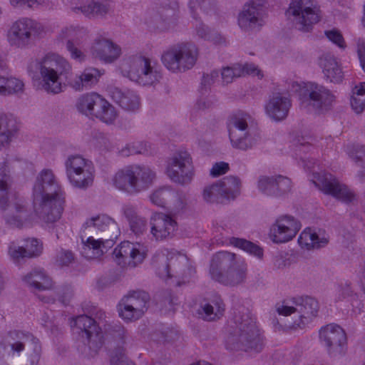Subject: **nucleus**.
Instances as JSON below:
<instances>
[{
  "label": "nucleus",
  "mask_w": 365,
  "mask_h": 365,
  "mask_svg": "<svg viewBox=\"0 0 365 365\" xmlns=\"http://www.w3.org/2000/svg\"><path fill=\"white\" fill-rule=\"evenodd\" d=\"M120 68L131 81L143 86H151L162 78L157 63L143 56L128 57L122 62Z\"/></svg>",
  "instance_id": "1a4fd4ad"
},
{
  "label": "nucleus",
  "mask_w": 365,
  "mask_h": 365,
  "mask_svg": "<svg viewBox=\"0 0 365 365\" xmlns=\"http://www.w3.org/2000/svg\"><path fill=\"white\" fill-rule=\"evenodd\" d=\"M177 226L175 220L162 212L154 213L150 218V232L156 240L173 237Z\"/></svg>",
  "instance_id": "4be33fe9"
},
{
  "label": "nucleus",
  "mask_w": 365,
  "mask_h": 365,
  "mask_svg": "<svg viewBox=\"0 0 365 365\" xmlns=\"http://www.w3.org/2000/svg\"><path fill=\"white\" fill-rule=\"evenodd\" d=\"M76 108L82 114L96 118L110 124L117 117L115 108L96 93H86L78 98Z\"/></svg>",
  "instance_id": "9b49d317"
},
{
  "label": "nucleus",
  "mask_w": 365,
  "mask_h": 365,
  "mask_svg": "<svg viewBox=\"0 0 365 365\" xmlns=\"http://www.w3.org/2000/svg\"><path fill=\"white\" fill-rule=\"evenodd\" d=\"M247 118L248 115L243 113L233 115L227 125L232 146L242 150L251 148L257 142L247 130Z\"/></svg>",
  "instance_id": "a211bd4d"
},
{
  "label": "nucleus",
  "mask_w": 365,
  "mask_h": 365,
  "mask_svg": "<svg viewBox=\"0 0 365 365\" xmlns=\"http://www.w3.org/2000/svg\"><path fill=\"white\" fill-rule=\"evenodd\" d=\"M123 215L127 219L130 230L135 235H142L147 230L146 220L138 215L136 209L130 205L123 207Z\"/></svg>",
  "instance_id": "58836bf2"
},
{
  "label": "nucleus",
  "mask_w": 365,
  "mask_h": 365,
  "mask_svg": "<svg viewBox=\"0 0 365 365\" xmlns=\"http://www.w3.org/2000/svg\"><path fill=\"white\" fill-rule=\"evenodd\" d=\"M214 98L213 96H207L205 98L201 97L197 100L196 103V108L197 110H204L205 109L210 108L214 104Z\"/></svg>",
  "instance_id": "680f3d73"
},
{
  "label": "nucleus",
  "mask_w": 365,
  "mask_h": 365,
  "mask_svg": "<svg viewBox=\"0 0 365 365\" xmlns=\"http://www.w3.org/2000/svg\"><path fill=\"white\" fill-rule=\"evenodd\" d=\"M227 349L259 352L263 347L259 330L250 310L243 306L235 308L227 327Z\"/></svg>",
  "instance_id": "7ed1b4c3"
},
{
  "label": "nucleus",
  "mask_w": 365,
  "mask_h": 365,
  "mask_svg": "<svg viewBox=\"0 0 365 365\" xmlns=\"http://www.w3.org/2000/svg\"><path fill=\"white\" fill-rule=\"evenodd\" d=\"M246 74L256 76L260 78L263 77L261 71L253 63H246L243 66L236 64L233 66L225 67L221 71L222 79L226 84L230 83L235 78Z\"/></svg>",
  "instance_id": "c756f323"
},
{
  "label": "nucleus",
  "mask_w": 365,
  "mask_h": 365,
  "mask_svg": "<svg viewBox=\"0 0 365 365\" xmlns=\"http://www.w3.org/2000/svg\"><path fill=\"white\" fill-rule=\"evenodd\" d=\"M65 38H67L66 49L70 53L72 58L83 61L85 58L84 53L77 47L74 41H78L83 35L86 34V31L83 28H76L71 26L66 28L62 31Z\"/></svg>",
  "instance_id": "72a5a7b5"
},
{
  "label": "nucleus",
  "mask_w": 365,
  "mask_h": 365,
  "mask_svg": "<svg viewBox=\"0 0 365 365\" xmlns=\"http://www.w3.org/2000/svg\"><path fill=\"white\" fill-rule=\"evenodd\" d=\"M155 178V173L149 167L134 164L118 170L113 178V183L117 189L135 195L148 190Z\"/></svg>",
  "instance_id": "423d86ee"
},
{
  "label": "nucleus",
  "mask_w": 365,
  "mask_h": 365,
  "mask_svg": "<svg viewBox=\"0 0 365 365\" xmlns=\"http://www.w3.org/2000/svg\"><path fill=\"white\" fill-rule=\"evenodd\" d=\"M212 83H214V81L212 79H210L209 76L207 74H204L201 81V93L202 95L205 94Z\"/></svg>",
  "instance_id": "69168bd1"
},
{
  "label": "nucleus",
  "mask_w": 365,
  "mask_h": 365,
  "mask_svg": "<svg viewBox=\"0 0 365 365\" xmlns=\"http://www.w3.org/2000/svg\"><path fill=\"white\" fill-rule=\"evenodd\" d=\"M291 106V100L287 94L275 93L266 103L265 111L272 120L280 121L287 117Z\"/></svg>",
  "instance_id": "a878e982"
},
{
  "label": "nucleus",
  "mask_w": 365,
  "mask_h": 365,
  "mask_svg": "<svg viewBox=\"0 0 365 365\" xmlns=\"http://www.w3.org/2000/svg\"><path fill=\"white\" fill-rule=\"evenodd\" d=\"M31 344L33 352L20 365H38L41 353L38 339L29 331L12 330L7 332L0 341V354L2 356H14L25 349Z\"/></svg>",
  "instance_id": "0eeeda50"
},
{
  "label": "nucleus",
  "mask_w": 365,
  "mask_h": 365,
  "mask_svg": "<svg viewBox=\"0 0 365 365\" xmlns=\"http://www.w3.org/2000/svg\"><path fill=\"white\" fill-rule=\"evenodd\" d=\"M36 68L41 78L42 88L48 93L58 94L65 87L61 76L68 81L71 66L66 59L56 53H48L37 61Z\"/></svg>",
  "instance_id": "39448f33"
},
{
  "label": "nucleus",
  "mask_w": 365,
  "mask_h": 365,
  "mask_svg": "<svg viewBox=\"0 0 365 365\" xmlns=\"http://www.w3.org/2000/svg\"><path fill=\"white\" fill-rule=\"evenodd\" d=\"M195 31L198 37L207 41H212L215 43H220L218 38H221L219 34H214L213 31L209 29L205 24L201 21L196 20Z\"/></svg>",
  "instance_id": "603ef678"
},
{
  "label": "nucleus",
  "mask_w": 365,
  "mask_h": 365,
  "mask_svg": "<svg viewBox=\"0 0 365 365\" xmlns=\"http://www.w3.org/2000/svg\"><path fill=\"white\" fill-rule=\"evenodd\" d=\"M221 195L226 200H234L240 192V180L235 176H227L218 181Z\"/></svg>",
  "instance_id": "a19ab883"
},
{
  "label": "nucleus",
  "mask_w": 365,
  "mask_h": 365,
  "mask_svg": "<svg viewBox=\"0 0 365 365\" xmlns=\"http://www.w3.org/2000/svg\"><path fill=\"white\" fill-rule=\"evenodd\" d=\"M189 8L192 17L197 20L198 19V9L207 14L215 11V0H190L189 2Z\"/></svg>",
  "instance_id": "09e8293b"
},
{
  "label": "nucleus",
  "mask_w": 365,
  "mask_h": 365,
  "mask_svg": "<svg viewBox=\"0 0 365 365\" xmlns=\"http://www.w3.org/2000/svg\"><path fill=\"white\" fill-rule=\"evenodd\" d=\"M247 270V264L238 262L235 254L219 252L212 258L210 273L212 279L216 282L234 287L245 282Z\"/></svg>",
  "instance_id": "20e7f679"
},
{
  "label": "nucleus",
  "mask_w": 365,
  "mask_h": 365,
  "mask_svg": "<svg viewBox=\"0 0 365 365\" xmlns=\"http://www.w3.org/2000/svg\"><path fill=\"white\" fill-rule=\"evenodd\" d=\"M356 93H359V94H361V96L365 94V82L361 83L359 86H355L353 95H355Z\"/></svg>",
  "instance_id": "774afa93"
},
{
  "label": "nucleus",
  "mask_w": 365,
  "mask_h": 365,
  "mask_svg": "<svg viewBox=\"0 0 365 365\" xmlns=\"http://www.w3.org/2000/svg\"><path fill=\"white\" fill-rule=\"evenodd\" d=\"M170 255L158 253L153 258V265L156 269L157 274L165 279H170L171 276Z\"/></svg>",
  "instance_id": "49530a36"
},
{
  "label": "nucleus",
  "mask_w": 365,
  "mask_h": 365,
  "mask_svg": "<svg viewBox=\"0 0 365 365\" xmlns=\"http://www.w3.org/2000/svg\"><path fill=\"white\" fill-rule=\"evenodd\" d=\"M176 8L162 9L150 13L145 22L149 29L154 31H163L169 28V21L176 15Z\"/></svg>",
  "instance_id": "7c9ffc66"
},
{
  "label": "nucleus",
  "mask_w": 365,
  "mask_h": 365,
  "mask_svg": "<svg viewBox=\"0 0 365 365\" xmlns=\"http://www.w3.org/2000/svg\"><path fill=\"white\" fill-rule=\"evenodd\" d=\"M119 316L128 322L135 321L143 317V314L140 311H135L133 307H131L125 299L122 298L118 305Z\"/></svg>",
  "instance_id": "8fccbe9b"
},
{
  "label": "nucleus",
  "mask_w": 365,
  "mask_h": 365,
  "mask_svg": "<svg viewBox=\"0 0 365 365\" xmlns=\"http://www.w3.org/2000/svg\"><path fill=\"white\" fill-rule=\"evenodd\" d=\"M73 10L76 13H82L85 16L91 17L104 16L109 11V6L108 4L91 1L87 5H83L80 7H74Z\"/></svg>",
  "instance_id": "c03bdc74"
},
{
  "label": "nucleus",
  "mask_w": 365,
  "mask_h": 365,
  "mask_svg": "<svg viewBox=\"0 0 365 365\" xmlns=\"http://www.w3.org/2000/svg\"><path fill=\"white\" fill-rule=\"evenodd\" d=\"M91 52L95 58L110 63L120 57L121 48L110 39L98 38L94 41Z\"/></svg>",
  "instance_id": "393cba45"
},
{
  "label": "nucleus",
  "mask_w": 365,
  "mask_h": 365,
  "mask_svg": "<svg viewBox=\"0 0 365 365\" xmlns=\"http://www.w3.org/2000/svg\"><path fill=\"white\" fill-rule=\"evenodd\" d=\"M286 14L302 31H309L320 19L319 10L312 0H292Z\"/></svg>",
  "instance_id": "2eb2a0df"
},
{
  "label": "nucleus",
  "mask_w": 365,
  "mask_h": 365,
  "mask_svg": "<svg viewBox=\"0 0 365 365\" xmlns=\"http://www.w3.org/2000/svg\"><path fill=\"white\" fill-rule=\"evenodd\" d=\"M102 73L95 68H86L83 72L76 77L75 79L68 81L69 85L75 91H83L90 89L96 85Z\"/></svg>",
  "instance_id": "f704fd0d"
},
{
  "label": "nucleus",
  "mask_w": 365,
  "mask_h": 365,
  "mask_svg": "<svg viewBox=\"0 0 365 365\" xmlns=\"http://www.w3.org/2000/svg\"><path fill=\"white\" fill-rule=\"evenodd\" d=\"M301 92L302 103L319 113L329 110L335 101L331 91L316 83H307Z\"/></svg>",
  "instance_id": "dca6fc26"
},
{
  "label": "nucleus",
  "mask_w": 365,
  "mask_h": 365,
  "mask_svg": "<svg viewBox=\"0 0 365 365\" xmlns=\"http://www.w3.org/2000/svg\"><path fill=\"white\" fill-rule=\"evenodd\" d=\"M357 53L360 61V65L365 72V41H361L358 43Z\"/></svg>",
  "instance_id": "0e129e2a"
},
{
  "label": "nucleus",
  "mask_w": 365,
  "mask_h": 365,
  "mask_svg": "<svg viewBox=\"0 0 365 365\" xmlns=\"http://www.w3.org/2000/svg\"><path fill=\"white\" fill-rule=\"evenodd\" d=\"M198 49L192 43L182 42L170 46L162 55L163 65L173 73L191 69L197 60Z\"/></svg>",
  "instance_id": "9d476101"
},
{
  "label": "nucleus",
  "mask_w": 365,
  "mask_h": 365,
  "mask_svg": "<svg viewBox=\"0 0 365 365\" xmlns=\"http://www.w3.org/2000/svg\"><path fill=\"white\" fill-rule=\"evenodd\" d=\"M18 130L16 120L11 115L0 118V146L8 144Z\"/></svg>",
  "instance_id": "79ce46f5"
},
{
  "label": "nucleus",
  "mask_w": 365,
  "mask_h": 365,
  "mask_svg": "<svg viewBox=\"0 0 365 365\" xmlns=\"http://www.w3.org/2000/svg\"><path fill=\"white\" fill-rule=\"evenodd\" d=\"M113 255L119 264H128L132 267L140 264L145 257V253L130 242H121L114 249Z\"/></svg>",
  "instance_id": "b1692460"
},
{
  "label": "nucleus",
  "mask_w": 365,
  "mask_h": 365,
  "mask_svg": "<svg viewBox=\"0 0 365 365\" xmlns=\"http://www.w3.org/2000/svg\"><path fill=\"white\" fill-rule=\"evenodd\" d=\"M10 177L7 173L6 167H0V209L4 210V217L7 224L20 227L29 220L30 211L26 200L16 197L14 200L9 204L8 190Z\"/></svg>",
  "instance_id": "6e6552de"
},
{
  "label": "nucleus",
  "mask_w": 365,
  "mask_h": 365,
  "mask_svg": "<svg viewBox=\"0 0 365 365\" xmlns=\"http://www.w3.org/2000/svg\"><path fill=\"white\" fill-rule=\"evenodd\" d=\"M319 65L326 78L333 83L342 81L343 73L336 59L331 56H323L319 59Z\"/></svg>",
  "instance_id": "ea45409f"
},
{
  "label": "nucleus",
  "mask_w": 365,
  "mask_h": 365,
  "mask_svg": "<svg viewBox=\"0 0 365 365\" xmlns=\"http://www.w3.org/2000/svg\"><path fill=\"white\" fill-rule=\"evenodd\" d=\"M66 173L75 187L86 189L93 185L94 169L92 163L80 155H71L65 161Z\"/></svg>",
  "instance_id": "4468645a"
},
{
  "label": "nucleus",
  "mask_w": 365,
  "mask_h": 365,
  "mask_svg": "<svg viewBox=\"0 0 365 365\" xmlns=\"http://www.w3.org/2000/svg\"><path fill=\"white\" fill-rule=\"evenodd\" d=\"M262 6L252 1L244 6L243 10L239 14L238 24L244 30L255 29L262 25Z\"/></svg>",
  "instance_id": "c85d7f7f"
},
{
  "label": "nucleus",
  "mask_w": 365,
  "mask_h": 365,
  "mask_svg": "<svg viewBox=\"0 0 365 365\" xmlns=\"http://www.w3.org/2000/svg\"><path fill=\"white\" fill-rule=\"evenodd\" d=\"M175 195L170 201V206H172L176 210H182L187 204L185 194L175 190Z\"/></svg>",
  "instance_id": "6e6d98bb"
},
{
  "label": "nucleus",
  "mask_w": 365,
  "mask_h": 365,
  "mask_svg": "<svg viewBox=\"0 0 365 365\" xmlns=\"http://www.w3.org/2000/svg\"><path fill=\"white\" fill-rule=\"evenodd\" d=\"M25 286L31 290L46 291L53 288L54 282L51 277L41 267L33 268L21 277Z\"/></svg>",
  "instance_id": "cd10ccee"
},
{
  "label": "nucleus",
  "mask_w": 365,
  "mask_h": 365,
  "mask_svg": "<svg viewBox=\"0 0 365 365\" xmlns=\"http://www.w3.org/2000/svg\"><path fill=\"white\" fill-rule=\"evenodd\" d=\"M319 335L322 341L330 352H341V347L346 342V336L344 329L336 324H329L322 328Z\"/></svg>",
  "instance_id": "bb28decb"
},
{
  "label": "nucleus",
  "mask_w": 365,
  "mask_h": 365,
  "mask_svg": "<svg viewBox=\"0 0 365 365\" xmlns=\"http://www.w3.org/2000/svg\"><path fill=\"white\" fill-rule=\"evenodd\" d=\"M327 37L340 48L345 47V43L342 35L336 30L325 31Z\"/></svg>",
  "instance_id": "13d9d810"
},
{
  "label": "nucleus",
  "mask_w": 365,
  "mask_h": 365,
  "mask_svg": "<svg viewBox=\"0 0 365 365\" xmlns=\"http://www.w3.org/2000/svg\"><path fill=\"white\" fill-rule=\"evenodd\" d=\"M112 99L123 109L128 111H135L140 108V98L130 90L122 91L114 88L110 91Z\"/></svg>",
  "instance_id": "473e14b6"
},
{
  "label": "nucleus",
  "mask_w": 365,
  "mask_h": 365,
  "mask_svg": "<svg viewBox=\"0 0 365 365\" xmlns=\"http://www.w3.org/2000/svg\"><path fill=\"white\" fill-rule=\"evenodd\" d=\"M229 170V165L225 162L216 163L210 170V175L213 177L226 173Z\"/></svg>",
  "instance_id": "052dcab7"
},
{
  "label": "nucleus",
  "mask_w": 365,
  "mask_h": 365,
  "mask_svg": "<svg viewBox=\"0 0 365 365\" xmlns=\"http://www.w3.org/2000/svg\"><path fill=\"white\" fill-rule=\"evenodd\" d=\"M314 178L315 180H312L313 182L324 193L330 195L346 203L354 200V194L333 175L327 173H318L314 175Z\"/></svg>",
  "instance_id": "6ab92c4d"
},
{
  "label": "nucleus",
  "mask_w": 365,
  "mask_h": 365,
  "mask_svg": "<svg viewBox=\"0 0 365 365\" xmlns=\"http://www.w3.org/2000/svg\"><path fill=\"white\" fill-rule=\"evenodd\" d=\"M59 300L65 305H67L73 296V291L68 286L62 288L58 292Z\"/></svg>",
  "instance_id": "e2e57ef3"
},
{
  "label": "nucleus",
  "mask_w": 365,
  "mask_h": 365,
  "mask_svg": "<svg viewBox=\"0 0 365 365\" xmlns=\"http://www.w3.org/2000/svg\"><path fill=\"white\" fill-rule=\"evenodd\" d=\"M257 187L266 195L282 197L290 192L292 183L289 178L281 175H261L258 179Z\"/></svg>",
  "instance_id": "412c9836"
},
{
  "label": "nucleus",
  "mask_w": 365,
  "mask_h": 365,
  "mask_svg": "<svg viewBox=\"0 0 365 365\" xmlns=\"http://www.w3.org/2000/svg\"><path fill=\"white\" fill-rule=\"evenodd\" d=\"M229 243L258 257L263 255V251L260 247L245 239L232 237L229 239Z\"/></svg>",
  "instance_id": "de8ad7c7"
},
{
  "label": "nucleus",
  "mask_w": 365,
  "mask_h": 365,
  "mask_svg": "<svg viewBox=\"0 0 365 365\" xmlns=\"http://www.w3.org/2000/svg\"><path fill=\"white\" fill-rule=\"evenodd\" d=\"M24 84V83L16 78H7V83L6 84V89L4 96L23 93Z\"/></svg>",
  "instance_id": "864d4df0"
},
{
  "label": "nucleus",
  "mask_w": 365,
  "mask_h": 365,
  "mask_svg": "<svg viewBox=\"0 0 365 365\" xmlns=\"http://www.w3.org/2000/svg\"><path fill=\"white\" fill-rule=\"evenodd\" d=\"M74 325L86 335L89 349L95 354L105 344L110 351V365H133L124 354L126 331L120 324H108L104 340L96 321L88 315H80L74 319Z\"/></svg>",
  "instance_id": "f257e3e1"
},
{
  "label": "nucleus",
  "mask_w": 365,
  "mask_h": 365,
  "mask_svg": "<svg viewBox=\"0 0 365 365\" xmlns=\"http://www.w3.org/2000/svg\"><path fill=\"white\" fill-rule=\"evenodd\" d=\"M41 252L42 245L35 238L26 240L25 246H11L9 250L11 257L15 261L24 257H37Z\"/></svg>",
  "instance_id": "2f4dec72"
},
{
  "label": "nucleus",
  "mask_w": 365,
  "mask_h": 365,
  "mask_svg": "<svg viewBox=\"0 0 365 365\" xmlns=\"http://www.w3.org/2000/svg\"><path fill=\"white\" fill-rule=\"evenodd\" d=\"M338 296L337 300H342L346 297H352L355 295L353 290L350 287V284L348 282H341L337 286Z\"/></svg>",
  "instance_id": "4d7b16f0"
},
{
  "label": "nucleus",
  "mask_w": 365,
  "mask_h": 365,
  "mask_svg": "<svg viewBox=\"0 0 365 365\" xmlns=\"http://www.w3.org/2000/svg\"><path fill=\"white\" fill-rule=\"evenodd\" d=\"M168 176L182 185L190 184L195 175L192 158L187 151H178L170 159L167 168Z\"/></svg>",
  "instance_id": "f3484780"
},
{
  "label": "nucleus",
  "mask_w": 365,
  "mask_h": 365,
  "mask_svg": "<svg viewBox=\"0 0 365 365\" xmlns=\"http://www.w3.org/2000/svg\"><path fill=\"white\" fill-rule=\"evenodd\" d=\"M277 312L284 316H289L298 313L299 321L294 324L302 327L315 317L319 311V303L313 297L298 296L284 300L282 304L277 308Z\"/></svg>",
  "instance_id": "ddd939ff"
},
{
  "label": "nucleus",
  "mask_w": 365,
  "mask_h": 365,
  "mask_svg": "<svg viewBox=\"0 0 365 365\" xmlns=\"http://www.w3.org/2000/svg\"><path fill=\"white\" fill-rule=\"evenodd\" d=\"M34 209L38 217L46 224L58 221L63 210L64 192L51 169H43L37 175L33 187Z\"/></svg>",
  "instance_id": "f03ea898"
},
{
  "label": "nucleus",
  "mask_w": 365,
  "mask_h": 365,
  "mask_svg": "<svg viewBox=\"0 0 365 365\" xmlns=\"http://www.w3.org/2000/svg\"><path fill=\"white\" fill-rule=\"evenodd\" d=\"M225 304L220 298L211 303L202 304L197 310L199 316L205 321H215L220 319L224 313Z\"/></svg>",
  "instance_id": "4c0bfd02"
},
{
  "label": "nucleus",
  "mask_w": 365,
  "mask_h": 365,
  "mask_svg": "<svg viewBox=\"0 0 365 365\" xmlns=\"http://www.w3.org/2000/svg\"><path fill=\"white\" fill-rule=\"evenodd\" d=\"M36 32V23L29 19L16 21L11 27L8 38L11 45L21 47L27 45Z\"/></svg>",
  "instance_id": "5701e85b"
},
{
  "label": "nucleus",
  "mask_w": 365,
  "mask_h": 365,
  "mask_svg": "<svg viewBox=\"0 0 365 365\" xmlns=\"http://www.w3.org/2000/svg\"><path fill=\"white\" fill-rule=\"evenodd\" d=\"M131 307L135 309V311H140L142 314L148 309V304L150 301V295L148 292L143 290L133 291L123 298Z\"/></svg>",
  "instance_id": "37998d69"
},
{
  "label": "nucleus",
  "mask_w": 365,
  "mask_h": 365,
  "mask_svg": "<svg viewBox=\"0 0 365 365\" xmlns=\"http://www.w3.org/2000/svg\"><path fill=\"white\" fill-rule=\"evenodd\" d=\"M298 242L302 247L307 250L319 249L329 243V237L325 235L320 236L312 232L310 228H307L300 234Z\"/></svg>",
  "instance_id": "e433bc0d"
},
{
  "label": "nucleus",
  "mask_w": 365,
  "mask_h": 365,
  "mask_svg": "<svg viewBox=\"0 0 365 365\" xmlns=\"http://www.w3.org/2000/svg\"><path fill=\"white\" fill-rule=\"evenodd\" d=\"M74 259L73 254L71 251L62 250L57 257V262L61 265L67 266L71 264Z\"/></svg>",
  "instance_id": "bf43d9fd"
},
{
  "label": "nucleus",
  "mask_w": 365,
  "mask_h": 365,
  "mask_svg": "<svg viewBox=\"0 0 365 365\" xmlns=\"http://www.w3.org/2000/svg\"><path fill=\"white\" fill-rule=\"evenodd\" d=\"M300 228L299 222L294 217L282 215L271 227L269 237L274 243H285L292 240Z\"/></svg>",
  "instance_id": "aec40b11"
},
{
  "label": "nucleus",
  "mask_w": 365,
  "mask_h": 365,
  "mask_svg": "<svg viewBox=\"0 0 365 365\" xmlns=\"http://www.w3.org/2000/svg\"><path fill=\"white\" fill-rule=\"evenodd\" d=\"M203 199L207 202H223L224 198L221 195L220 185L218 182L204 187L202 192Z\"/></svg>",
  "instance_id": "3c124183"
},
{
  "label": "nucleus",
  "mask_w": 365,
  "mask_h": 365,
  "mask_svg": "<svg viewBox=\"0 0 365 365\" xmlns=\"http://www.w3.org/2000/svg\"><path fill=\"white\" fill-rule=\"evenodd\" d=\"M14 6L16 5H27L29 7H32L34 4L38 2V0H10Z\"/></svg>",
  "instance_id": "338daca9"
},
{
  "label": "nucleus",
  "mask_w": 365,
  "mask_h": 365,
  "mask_svg": "<svg viewBox=\"0 0 365 365\" xmlns=\"http://www.w3.org/2000/svg\"><path fill=\"white\" fill-rule=\"evenodd\" d=\"M171 277L186 279L191 276L195 270L190 267L186 257L182 255L171 254L170 255Z\"/></svg>",
  "instance_id": "c9c22d12"
},
{
  "label": "nucleus",
  "mask_w": 365,
  "mask_h": 365,
  "mask_svg": "<svg viewBox=\"0 0 365 365\" xmlns=\"http://www.w3.org/2000/svg\"><path fill=\"white\" fill-rule=\"evenodd\" d=\"M348 153L356 163L359 161L365 163V147L364 145H352L348 148Z\"/></svg>",
  "instance_id": "5fc2aeb1"
},
{
  "label": "nucleus",
  "mask_w": 365,
  "mask_h": 365,
  "mask_svg": "<svg viewBox=\"0 0 365 365\" xmlns=\"http://www.w3.org/2000/svg\"><path fill=\"white\" fill-rule=\"evenodd\" d=\"M175 195V190L170 186H163L155 190L150 196L151 202L162 207L170 205V201Z\"/></svg>",
  "instance_id": "a18cd8bd"
},
{
  "label": "nucleus",
  "mask_w": 365,
  "mask_h": 365,
  "mask_svg": "<svg viewBox=\"0 0 365 365\" xmlns=\"http://www.w3.org/2000/svg\"><path fill=\"white\" fill-rule=\"evenodd\" d=\"M85 229L93 227L97 231L104 232L108 239L95 240L93 237H88L86 245L96 251L97 254H103L104 250L111 247L114 241L113 237H116L118 232L117 223L113 219L107 215H98L88 220L83 225Z\"/></svg>",
  "instance_id": "f8f14e48"
}]
</instances>
